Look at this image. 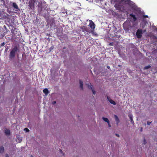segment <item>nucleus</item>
Returning a JSON list of instances; mask_svg holds the SVG:
<instances>
[{
  "label": "nucleus",
  "mask_w": 157,
  "mask_h": 157,
  "mask_svg": "<svg viewBox=\"0 0 157 157\" xmlns=\"http://www.w3.org/2000/svg\"><path fill=\"white\" fill-rule=\"evenodd\" d=\"M124 2L125 3L129 4L130 1L127 0L124 1V0H121L118 2H117L115 5V7L121 11H124L125 10L124 9V6L122 5Z\"/></svg>",
  "instance_id": "1"
},
{
  "label": "nucleus",
  "mask_w": 157,
  "mask_h": 157,
  "mask_svg": "<svg viewBox=\"0 0 157 157\" xmlns=\"http://www.w3.org/2000/svg\"><path fill=\"white\" fill-rule=\"evenodd\" d=\"M18 50V48L17 46H15L14 48H12L10 52L9 58L10 59H13Z\"/></svg>",
  "instance_id": "2"
},
{
  "label": "nucleus",
  "mask_w": 157,
  "mask_h": 157,
  "mask_svg": "<svg viewBox=\"0 0 157 157\" xmlns=\"http://www.w3.org/2000/svg\"><path fill=\"white\" fill-rule=\"evenodd\" d=\"M90 23L89 26L91 28V30L90 31L89 33H90L94 35H96V33L94 32V29L95 28V25L94 23L91 20H89Z\"/></svg>",
  "instance_id": "3"
},
{
  "label": "nucleus",
  "mask_w": 157,
  "mask_h": 157,
  "mask_svg": "<svg viewBox=\"0 0 157 157\" xmlns=\"http://www.w3.org/2000/svg\"><path fill=\"white\" fill-rule=\"evenodd\" d=\"M142 30L141 29H139L138 30L136 33V35L138 38H140L142 36Z\"/></svg>",
  "instance_id": "4"
},
{
  "label": "nucleus",
  "mask_w": 157,
  "mask_h": 157,
  "mask_svg": "<svg viewBox=\"0 0 157 157\" xmlns=\"http://www.w3.org/2000/svg\"><path fill=\"white\" fill-rule=\"evenodd\" d=\"M107 99L109 101V102L114 105H116V103L115 101L111 99V98L108 97H107Z\"/></svg>",
  "instance_id": "5"
},
{
  "label": "nucleus",
  "mask_w": 157,
  "mask_h": 157,
  "mask_svg": "<svg viewBox=\"0 0 157 157\" xmlns=\"http://www.w3.org/2000/svg\"><path fill=\"white\" fill-rule=\"evenodd\" d=\"M79 84L80 89L82 90H83V82L81 79L79 80Z\"/></svg>",
  "instance_id": "6"
},
{
  "label": "nucleus",
  "mask_w": 157,
  "mask_h": 157,
  "mask_svg": "<svg viewBox=\"0 0 157 157\" xmlns=\"http://www.w3.org/2000/svg\"><path fill=\"white\" fill-rule=\"evenodd\" d=\"M5 133L6 136H9L10 134V131L9 129L6 128L5 129Z\"/></svg>",
  "instance_id": "7"
},
{
  "label": "nucleus",
  "mask_w": 157,
  "mask_h": 157,
  "mask_svg": "<svg viewBox=\"0 0 157 157\" xmlns=\"http://www.w3.org/2000/svg\"><path fill=\"white\" fill-rule=\"evenodd\" d=\"M114 117L115 118V121L116 122V124H117V125L120 122L119 119L118 118V117L116 115H114Z\"/></svg>",
  "instance_id": "8"
},
{
  "label": "nucleus",
  "mask_w": 157,
  "mask_h": 157,
  "mask_svg": "<svg viewBox=\"0 0 157 157\" xmlns=\"http://www.w3.org/2000/svg\"><path fill=\"white\" fill-rule=\"evenodd\" d=\"M129 117L130 118V120L131 121V123L133 124V125H134V122L133 121V117L132 116V115L131 114H130L129 115Z\"/></svg>",
  "instance_id": "9"
},
{
  "label": "nucleus",
  "mask_w": 157,
  "mask_h": 157,
  "mask_svg": "<svg viewBox=\"0 0 157 157\" xmlns=\"http://www.w3.org/2000/svg\"><path fill=\"white\" fill-rule=\"evenodd\" d=\"M80 28L82 29V30L83 32H84V31H86L88 32H90V31H88L87 29H86V27L84 26H83L81 27Z\"/></svg>",
  "instance_id": "10"
},
{
  "label": "nucleus",
  "mask_w": 157,
  "mask_h": 157,
  "mask_svg": "<svg viewBox=\"0 0 157 157\" xmlns=\"http://www.w3.org/2000/svg\"><path fill=\"white\" fill-rule=\"evenodd\" d=\"M43 92L46 95H47L49 93L48 90L46 88L44 89L43 90Z\"/></svg>",
  "instance_id": "11"
},
{
  "label": "nucleus",
  "mask_w": 157,
  "mask_h": 157,
  "mask_svg": "<svg viewBox=\"0 0 157 157\" xmlns=\"http://www.w3.org/2000/svg\"><path fill=\"white\" fill-rule=\"evenodd\" d=\"M102 119L105 122H106L107 123H108V122H109V121L108 119L107 118L103 117H102Z\"/></svg>",
  "instance_id": "12"
},
{
  "label": "nucleus",
  "mask_w": 157,
  "mask_h": 157,
  "mask_svg": "<svg viewBox=\"0 0 157 157\" xmlns=\"http://www.w3.org/2000/svg\"><path fill=\"white\" fill-rule=\"evenodd\" d=\"M4 147L3 146L0 147V153H2L4 152Z\"/></svg>",
  "instance_id": "13"
},
{
  "label": "nucleus",
  "mask_w": 157,
  "mask_h": 157,
  "mask_svg": "<svg viewBox=\"0 0 157 157\" xmlns=\"http://www.w3.org/2000/svg\"><path fill=\"white\" fill-rule=\"evenodd\" d=\"M86 85L87 86V87L89 89H91V90L93 89L92 88V86L91 84H86Z\"/></svg>",
  "instance_id": "14"
},
{
  "label": "nucleus",
  "mask_w": 157,
  "mask_h": 157,
  "mask_svg": "<svg viewBox=\"0 0 157 157\" xmlns=\"http://www.w3.org/2000/svg\"><path fill=\"white\" fill-rule=\"evenodd\" d=\"M13 7H14L16 9H18V6L16 3H13Z\"/></svg>",
  "instance_id": "15"
},
{
  "label": "nucleus",
  "mask_w": 157,
  "mask_h": 157,
  "mask_svg": "<svg viewBox=\"0 0 157 157\" xmlns=\"http://www.w3.org/2000/svg\"><path fill=\"white\" fill-rule=\"evenodd\" d=\"M131 17L133 18V20L134 21H135L136 20V18L135 16L134 15L130 14Z\"/></svg>",
  "instance_id": "16"
},
{
  "label": "nucleus",
  "mask_w": 157,
  "mask_h": 157,
  "mask_svg": "<svg viewBox=\"0 0 157 157\" xmlns=\"http://www.w3.org/2000/svg\"><path fill=\"white\" fill-rule=\"evenodd\" d=\"M151 66L150 65H148L144 67L143 69L144 70L147 69L148 68H149Z\"/></svg>",
  "instance_id": "17"
},
{
  "label": "nucleus",
  "mask_w": 157,
  "mask_h": 157,
  "mask_svg": "<svg viewBox=\"0 0 157 157\" xmlns=\"http://www.w3.org/2000/svg\"><path fill=\"white\" fill-rule=\"evenodd\" d=\"M92 90V93L93 94H94V95H95L96 94V91H95L94 90L93 88L91 90Z\"/></svg>",
  "instance_id": "18"
},
{
  "label": "nucleus",
  "mask_w": 157,
  "mask_h": 157,
  "mask_svg": "<svg viewBox=\"0 0 157 157\" xmlns=\"http://www.w3.org/2000/svg\"><path fill=\"white\" fill-rule=\"evenodd\" d=\"M147 143V141L146 140L144 139V141H143V144H144V145H145Z\"/></svg>",
  "instance_id": "19"
},
{
  "label": "nucleus",
  "mask_w": 157,
  "mask_h": 157,
  "mask_svg": "<svg viewBox=\"0 0 157 157\" xmlns=\"http://www.w3.org/2000/svg\"><path fill=\"white\" fill-rule=\"evenodd\" d=\"M24 131H25L26 132H29V130L27 128H25L24 129Z\"/></svg>",
  "instance_id": "20"
},
{
  "label": "nucleus",
  "mask_w": 157,
  "mask_h": 157,
  "mask_svg": "<svg viewBox=\"0 0 157 157\" xmlns=\"http://www.w3.org/2000/svg\"><path fill=\"white\" fill-rule=\"evenodd\" d=\"M151 122H149V121H147V124L148 125H150V124H151Z\"/></svg>",
  "instance_id": "21"
},
{
  "label": "nucleus",
  "mask_w": 157,
  "mask_h": 157,
  "mask_svg": "<svg viewBox=\"0 0 157 157\" xmlns=\"http://www.w3.org/2000/svg\"><path fill=\"white\" fill-rule=\"evenodd\" d=\"M108 124V126L109 127H111V125L110 124V122H108V123H107Z\"/></svg>",
  "instance_id": "22"
},
{
  "label": "nucleus",
  "mask_w": 157,
  "mask_h": 157,
  "mask_svg": "<svg viewBox=\"0 0 157 157\" xmlns=\"http://www.w3.org/2000/svg\"><path fill=\"white\" fill-rule=\"evenodd\" d=\"M5 45V43L3 42L1 44V46H3Z\"/></svg>",
  "instance_id": "23"
},
{
  "label": "nucleus",
  "mask_w": 157,
  "mask_h": 157,
  "mask_svg": "<svg viewBox=\"0 0 157 157\" xmlns=\"http://www.w3.org/2000/svg\"><path fill=\"white\" fill-rule=\"evenodd\" d=\"M56 103V101H54L53 102H52V104H55Z\"/></svg>",
  "instance_id": "24"
},
{
  "label": "nucleus",
  "mask_w": 157,
  "mask_h": 157,
  "mask_svg": "<svg viewBox=\"0 0 157 157\" xmlns=\"http://www.w3.org/2000/svg\"><path fill=\"white\" fill-rule=\"evenodd\" d=\"M113 43H110L109 44V45H110L112 46V45H113Z\"/></svg>",
  "instance_id": "25"
},
{
  "label": "nucleus",
  "mask_w": 157,
  "mask_h": 157,
  "mask_svg": "<svg viewBox=\"0 0 157 157\" xmlns=\"http://www.w3.org/2000/svg\"><path fill=\"white\" fill-rule=\"evenodd\" d=\"M6 157H9L8 155L7 154L6 155Z\"/></svg>",
  "instance_id": "26"
},
{
  "label": "nucleus",
  "mask_w": 157,
  "mask_h": 157,
  "mask_svg": "<svg viewBox=\"0 0 157 157\" xmlns=\"http://www.w3.org/2000/svg\"><path fill=\"white\" fill-rule=\"evenodd\" d=\"M116 136L118 137H119V135H118V134H116Z\"/></svg>",
  "instance_id": "27"
},
{
  "label": "nucleus",
  "mask_w": 157,
  "mask_h": 157,
  "mask_svg": "<svg viewBox=\"0 0 157 157\" xmlns=\"http://www.w3.org/2000/svg\"><path fill=\"white\" fill-rule=\"evenodd\" d=\"M110 68L109 66H107V68Z\"/></svg>",
  "instance_id": "28"
},
{
  "label": "nucleus",
  "mask_w": 157,
  "mask_h": 157,
  "mask_svg": "<svg viewBox=\"0 0 157 157\" xmlns=\"http://www.w3.org/2000/svg\"><path fill=\"white\" fill-rule=\"evenodd\" d=\"M4 28H5V29H6V26H4Z\"/></svg>",
  "instance_id": "29"
},
{
  "label": "nucleus",
  "mask_w": 157,
  "mask_h": 157,
  "mask_svg": "<svg viewBox=\"0 0 157 157\" xmlns=\"http://www.w3.org/2000/svg\"><path fill=\"white\" fill-rule=\"evenodd\" d=\"M30 157H33V155H31Z\"/></svg>",
  "instance_id": "30"
},
{
  "label": "nucleus",
  "mask_w": 157,
  "mask_h": 157,
  "mask_svg": "<svg viewBox=\"0 0 157 157\" xmlns=\"http://www.w3.org/2000/svg\"><path fill=\"white\" fill-rule=\"evenodd\" d=\"M141 130L142 131V128H141Z\"/></svg>",
  "instance_id": "31"
},
{
  "label": "nucleus",
  "mask_w": 157,
  "mask_h": 157,
  "mask_svg": "<svg viewBox=\"0 0 157 157\" xmlns=\"http://www.w3.org/2000/svg\"><path fill=\"white\" fill-rule=\"evenodd\" d=\"M87 1H88V0H86Z\"/></svg>",
  "instance_id": "32"
}]
</instances>
